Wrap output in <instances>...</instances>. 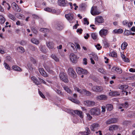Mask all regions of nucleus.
Listing matches in <instances>:
<instances>
[{"label": "nucleus", "instance_id": "1", "mask_svg": "<svg viewBox=\"0 0 135 135\" xmlns=\"http://www.w3.org/2000/svg\"><path fill=\"white\" fill-rule=\"evenodd\" d=\"M90 112L91 114L95 115H98L100 113V110L97 107H95L91 109L90 110Z\"/></svg>", "mask_w": 135, "mask_h": 135}, {"label": "nucleus", "instance_id": "2", "mask_svg": "<svg viewBox=\"0 0 135 135\" xmlns=\"http://www.w3.org/2000/svg\"><path fill=\"white\" fill-rule=\"evenodd\" d=\"M68 73L69 75L72 78L75 79L76 77V75L73 69L71 68L68 69Z\"/></svg>", "mask_w": 135, "mask_h": 135}, {"label": "nucleus", "instance_id": "3", "mask_svg": "<svg viewBox=\"0 0 135 135\" xmlns=\"http://www.w3.org/2000/svg\"><path fill=\"white\" fill-rule=\"evenodd\" d=\"M59 77L60 79L65 82L68 83V80L65 73L61 72L60 74Z\"/></svg>", "mask_w": 135, "mask_h": 135}, {"label": "nucleus", "instance_id": "4", "mask_svg": "<svg viewBox=\"0 0 135 135\" xmlns=\"http://www.w3.org/2000/svg\"><path fill=\"white\" fill-rule=\"evenodd\" d=\"M91 13L92 15L94 16L98 15L100 13L99 12L97 6H94L91 8Z\"/></svg>", "mask_w": 135, "mask_h": 135}, {"label": "nucleus", "instance_id": "5", "mask_svg": "<svg viewBox=\"0 0 135 135\" xmlns=\"http://www.w3.org/2000/svg\"><path fill=\"white\" fill-rule=\"evenodd\" d=\"M55 27L58 30H61L63 28V25L61 22L56 21L55 22Z\"/></svg>", "mask_w": 135, "mask_h": 135}, {"label": "nucleus", "instance_id": "6", "mask_svg": "<svg viewBox=\"0 0 135 135\" xmlns=\"http://www.w3.org/2000/svg\"><path fill=\"white\" fill-rule=\"evenodd\" d=\"M103 90V88L102 86H93L92 89V91L95 92H100Z\"/></svg>", "mask_w": 135, "mask_h": 135}, {"label": "nucleus", "instance_id": "7", "mask_svg": "<svg viewBox=\"0 0 135 135\" xmlns=\"http://www.w3.org/2000/svg\"><path fill=\"white\" fill-rule=\"evenodd\" d=\"M112 71L115 73L120 74L122 73V71L121 69L116 67H113L111 69Z\"/></svg>", "mask_w": 135, "mask_h": 135}, {"label": "nucleus", "instance_id": "8", "mask_svg": "<svg viewBox=\"0 0 135 135\" xmlns=\"http://www.w3.org/2000/svg\"><path fill=\"white\" fill-rule=\"evenodd\" d=\"M99 127V125L98 123H94L90 126V128L91 130L94 131L97 130Z\"/></svg>", "mask_w": 135, "mask_h": 135}, {"label": "nucleus", "instance_id": "9", "mask_svg": "<svg viewBox=\"0 0 135 135\" xmlns=\"http://www.w3.org/2000/svg\"><path fill=\"white\" fill-rule=\"evenodd\" d=\"M12 6L13 9L15 11L20 12L21 11V9L19 8L16 3L15 2L12 3Z\"/></svg>", "mask_w": 135, "mask_h": 135}, {"label": "nucleus", "instance_id": "10", "mask_svg": "<svg viewBox=\"0 0 135 135\" xmlns=\"http://www.w3.org/2000/svg\"><path fill=\"white\" fill-rule=\"evenodd\" d=\"M117 119L115 118H113L110 119L106 121V124H112L117 122Z\"/></svg>", "mask_w": 135, "mask_h": 135}, {"label": "nucleus", "instance_id": "11", "mask_svg": "<svg viewBox=\"0 0 135 135\" xmlns=\"http://www.w3.org/2000/svg\"><path fill=\"white\" fill-rule=\"evenodd\" d=\"M84 104L86 105L89 107L94 106L95 104V102L93 101L87 100L84 102Z\"/></svg>", "mask_w": 135, "mask_h": 135}, {"label": "nucleus", "instance_id": "12", "mask_svg": "<svg viewBox=\"0 0 135 135\" xmlns=\"http://www.w3.org/2000/svg\"><path fill=\"white\" fill-rule=\"evenodd\" d=\"M109 96L112 97H115L117 96L120 95V94L119 92L114 91H111L109 93Z\"/></svg>", "mask_w": 135, "mask_h": 135}, {"label": "nucleus", "instance_id": "13", "mask_svg": "<svg viewBox=\"0 0 135 135\" xmlns=\"http://www.w3.org/2000/svg\"><path fill=\"white\" fill-rule=\"evenodd\" d=\"M96 21L99 23H102L104 22V19L102 16H97L95 18Z\"/></svg>", "mask_w": 135, "mask_h": 135}, {"label": "nucleus", "instance_id": "14", "mask_svg": "<svg viewBox=\"0 0 135 135\" xmlns=\"http://www.w3.org/2000/svg\"><path fill=\"white\" fill-rule=\"evenodd\" d=\"M119 126L115 125H112L109 127V130L110 131L117 130L118 129Z\"/></svg>", "mask_w": 135, "mask_h": 135}, {"label": "nucleus", "instance_id": "15", "mask_svg": "<svg viewBox=\"0 0 135 135\" xmlns=\"http://www.w3.org/2000/svg\"><path fill=\"white\" fill-rule=\"evenodd\" d=\"M96 98L99 100H105L107 99V97L106 95H102L97 96Z\"/></svg>", "mask_w": 135, "mask_h": 135}, {"label": "nucleus", "instance_id": "16", "mask_svg": "<svg viewBox=\"0 0 135 135\" xmlns=\"http://www.w3.org/2000/svg\"><path fill=\"white\" fill-rule=\"evenodd\" d=\"M128 105V104L127 102H125V103L122 104H119L118 105V109H122L123 108H126Z\"/></svg>", "mask_w": 135, "mask_h": 135}, {"label": "nucleus", "instance_id": "17", "mask_svg": "<svg viewBox=\"0 0 135 135\" xmlns=\"http://www.w3.org/2000/svg\"><path fill=\"white\" fill-rule=\"evenodd\" d=\"M107 30L102 29L99 31V34L100 35L103 37L106 36L107 34Z\"/></svg>", "mask_w": 135, "mask_h": 135}, {"label": "nucleus", "instance_id": "18", "mask_svg": "<svg viewBox=\"0 0 135 135\" xmlns=\"http://www.w3.org/2000/svg\"><path fill=\"white\" fill-rule=\"evenodd\" d=\"M31 79L33 81V83L37 85H39L40 84V82L37 80V79L34 76H32L31 78Z\"/></svg>", "mask_w": 135, "mask_h": 135}, {"label": "nucleus", "instance_id": "19", "mask_svg": "<svg viewBox=\"0 0 135 135\" xmlns=\"http://www.w3.org/2000/svg\"><path fill=\"white\" fill-rule=\"evenodd\" d=\"M39 71L40 74L43 76L47 77L48 75L46 72L42 68H40L39 69Z\"/></svg>", "mask_w": 135, "mask_h": 135}, {"label": "nucleus", "instance_id": "20", "mask_svg": "<svg viewBox=\"0 0 135 135\" xmlns=\"http://www.w3.org/2000/svg\"><path fill=\"white\" fill-rule=\"evenodd\" d=\"M85 131L81 132V134L83 135H88L90 133V131L89 128L86 127L85 128Z\"/></svg>", "mask_w": 135, "mask_h": 135}, {"label": "nucleus", "instance_id": "21", "mask_svg": "<svg viewBox=\"0 0 135 135\" xmlns=\"http://www.w3.org/2000/svg\"><path fill=\"white\" fill-rule=\"evenodd\" d=\"M74 113L78 115L81 118H83V115H82V112L80 111H79L78 110H76L74 111Z\"/></svg>", "mask_w": 135, "mask_h": 135}, {"label": "nucleus", "instance_id": "22", "mask_svg": "<svg viewBox=\"0 0 135 135\" xmlns=\"http://www.w3.org/2000/svg\"><path fill=\"white\" fill-rule=\"evenodd\" d=\"M58 2L59 6H64L66 5V3L65 0H58Z\"/></svg>", "mask_w": 135, "mask_h": 135}, {"label": "nucleus", "instance_id": "23", "mask_svg": "<svg viewBox=\"0 0 135 135\" xmlns=\"http://www.w3.org/2000/svg\"><path fill=\"white\" fill-rule=\"evenodd\" d=\"M65 17L69 20H71L73 18V15L72 14H68L65 15Z\"/></svg>", "mask_w": 135, "mask_h": 135}, {"label": "nucleus", "instance_id": "24", "mask_svg": "<svg viewBox=\"0 0 135 135\" xmlns=\"http://www.w3.org/2000/svg\"><path fill=\"white\" fill-rule=\"evenodd\" d=\"M70 59H78L79 57L75 55L74 54L72 53L70 55Z\"/></svg>", "mask_w": 135, "mask_h": 135}, {"label": "nucleus", "instance_id": "25", "mask_svg": "<svg viewBox=\"0 0 135 135\" xmlns=\"http://www.w3.org/2000/svg\"><path fill=\"white\" fill-rule=\"evenodd\" d=\"M63 88L64 90L67 92V93H69L70 94L72 93V91L71 89L68 88V86H66L63 87Z\"/></svg>", "mask_w": 135, "mask_h": 135}, {"label": "nucleus", "instance_id": "26", "mask_svg": "<svg viewBox=\"0 0 135 135\" xmlns=\"http://www.w3.org/2000/svg\"><path fill=\"white\" fill-rule=\"evenodd\" d=\"M31 41L32 43L36 45H38L39 43V41L36 38H32L31 39Z\"/></svg>", "mask_w": 135, "mask_h": 135}, {"label": "nucleus", "instance_id": "27", "mask_svg": "<svg viewBox=\"0 0 135 135\" xmlns=\"http://www.w3.org/2000/svg\"><path fill=\"white\" fill-rule=\"evenodd\" d=\"M83 92L86 96H90L91 95V93L90 91H87L85 89H83Z\"/></svg>", "mask_w": 135, "mask_h": 135}, {"label": "nucleus", "instance_id": "28", "mask_svg": "<svg viewBox=\"0 0 135 135\" xmlns=\"http://www.w3.org/2000/svg\"><path fill=\"white\" fill-rule=\"evenodd\" d=\"M54 45V44L52 42H50L47 44V46L49 49L53 48Z\"/></svg>", "mask_w": 135, "mask_h": 135}, {"label": "nucleus", "instance_id": "29", "mask_svg": "<svg viewBox=\"0 0 135 135\" xmlns=\"http://www.w3.org/2000/svg\"><path fill=\"white\" fill-rule=\"evenodd\" d=\"M69 100L75 103L78 104L79 103V100L76 99H73L72 97H69Z\"/></svg>", "mask_w": 135, "mask_h": 135}, {"label": "nucleus", "instance_id": "30", "mask_svg": "<svg viewBox=\"0 0 135 135\" xmlns=\"http://www.w3.org/2000/svg\"><path fill=\"white\" fill-rule=\"evenodd\" d=\"M12 68V69L15 70L20 71L21 70V69L19 67L16 65L13 66Z\"/></svg>", "mask_w": 135, "mask_h": 135}, {"label": "nucleus", "instance_id": "31", "mask_svg": "<svg viewBox=\"0 0 135 135\" xmlns=\"http://www.w3.org/2000/svg\"><path fill=\"white\" fill-rule=\"evenodd\" d=\"M17 50L19 52L21 53H24L25 51V50L22 47H18L17 49Z\"/></svg>", "mask_w": 135, "mask_h": 135}, {"label": "nucleus", "instance_id": "32", "mask_svg": "<svg viewBox=\"0 0 135 135\" xmlns=\"http://www.w3.org/2000/svg\"><path fill=\"white\" fill-rule=\"evenodd\" d=\"M90 55V59H98V56L95 54H91Z\"/></svg>", "mask_w": 135, "mask_h": 135}, {"label": "nucleus", "instance_id": "33", "mask_svg": "<svg viewBox=\"0 0 135 135\" xmlns=\"http://www.w3.org/2000/svg\"><path fill=\"white\" fill-rule=\"evenodd\" d=\"M127 44L126 42H123L122 45L121 46V49L123 50L125 49L127 46Z\"/></svg>", "mask_w": 135, "mask_h": 135}, {"label": "nucleus", "instance_id": "34", "mask_svg": "<svg viewBox=\"0 0 135 135\" xmlns=\"http://www.w3.org/2000/svg\"><path fill=\"white\" fill-rule=\"evenodd\" d=\"M76 71L78 74H82V72L83 70V69L82 68L78 67L76 68Z\"/></svg>", "mask_w": 135, "mask_h": 135}, {"label": "nucleus", "instance_id": "35", "mask_svg": "<svg viewBox=\"0 0 135 135\" xmlns=\"http://www.w3.org/2000/svg\"><path fill=\"white\" fill-rule=\"evenodd\" d=\"M8 17L10 19H11L13 21L15 20L16 19V18L15 17V16L14 15H13L11 13H9L8 15Z\"/></svg>", "mask_w": 135, "mask_h": 135}, {"label": "nucleus", "instance_id": "36", "mask_svg": "<svg viewBox=\"0 0 135 135\" xmlns=\"http://www.w3.org/2000/svg\"><path fill=\"white\" fill-rule=\"evenodd\" d=\"M106 107L107 110L109 111H111L113 109L112 105L110 104L107 105Z\"/></svg>", "mask_w": 135, "mask_h": 135}, {"label": "nucleus", "instance_id": "37", "mask_svg": "<svg viewBox=\"0 0 135 135\" xmlns=\"http://www.w3.org/2000/svg\"><path fill=\"white\" fill-rule=\"evenodd\" d=\"M131 32L127 30H125L124 33V35L126 36H128L129 35H131Z\"/></svg>", "mask_w": 135, "mask_h": 135}, {"label": "nucleus", "instance_id": "38", "mask_svg": "<svg viewBox=\"0 0 135 135\" xmlns=\"http://www.w3.org/2000/svg\"><path fill=\"white\" fill-rule=\"evenodd\" d=\"M85 3H82L79 5V8L80 10H83L85 8Z\"/></svg>", "mask_w": 135, "mask_h": 135}, {"label": "nucleus", "instance_id": "39", "mask_svg": "<svg viewBox=\"0 0 135 135\" xmlns=\"http://www.w3.org/2000/svg\"><path fill=\"white\" fill-rule=\"evenodd\" d=\"M5 19L2 16L0 15V23L3 24L5 22Z\"/></svg>", "mask_w": 135, "mask_h": 135}, {"label": "nucleus", "instance_id": "40", "mask_svg": "<svg viewBox=\"0 0 135 135\" xmlns=\"http://www.w3.org/2000/svg\"><path fill=\"white\" fill-rule=\"evenodd\" d=\"M45 68L46 69V70L49 73H52V71L50 70V68L47 65H46L45 66Z\"/></svg>", "mask_w": 135, "mask_h": 135}, {"label": "nucleus", "instance_id": "41", "mask_svg": "<svg viewBox=\"0 0 135 135\" xmlns=\"http://www.w3.org/2000/svg\"><path fill=\"white\" fill-rule=\"evenodd\" d=\"M98 71L103 74H106L105 70L103 68H99L98 69Z\"/></svg>", "mask_w": 135, "mask_h": 135}, {"label": "nucleus", "instance_id": "42", "mask_svg": "<svg viewBox=\"0 0 135 135\" xmlns=\"http://www.w3.org/2000/svg\"><path fill=\"white\" fill-rule=\"evenodd\" d=\"M40 30L41 31L45 33L49 31V30L48 29L45 28H41L40 29Z\"/></svg>", "mask_w": 135, "mask_h": 135}, {"label": "nucleus", "instance_id": "43", "mask_svg": "<svg viewBox=\"0 0 135 135\" xmlns=\"http://www.w3.org/2000/svg\"><path fill=\"white\" fill-rule=\"evenodd\" d=\"M91 37L94 40H95L97 38V35L95 33H93L91 34Z\"/></svg>", "mask_w": 135, "mask_h": 135}, {"label": "nucleus", "instance_id": "44", "mask_svg": "<svg viewBox=\"0 0 135 135\" xmlns=\"http://www.w3.org/2000/svg\"><path fill=\"white\" fill-rule=\"evenodd\" d=\"M28 47L32 51H35V47L31 45H28Z\"/></svg>", "mask_w": 135, "mask_h": 135}, {"label": "nucleus", "instance_id": "45", "mask_svg": "<svg viewBox=\"0 0 135 135\" xmlns=\"http://www.w3.org/2000/svg\"><path fill=\"white\" fill-rule=\"evenodd\" d=\"M110 56H111L113 57H117V53L115 52H113L110 54Z\"/></svg>", "mask_w": 135, "mask_h": 135}, {"label": "nucleus", "instance_id": "46", "mask_svg": "<svg viewBox=\"0 0 135 135\" xmlns=\"http://www.w3.org/2000/svg\"><path fill=\"white\" fill-rule=\"evenodd\" d=\"M73 121L74 123H76L78 122V119L76 117H74L73 118Z\"/></svg>", "mask_w": 135, "mask_h": 135}, {"label": "nucleus", "instance_id": "47", "mask_svg": "<svg viewBox=\"0 0 135 135\" xmlns=\"http://www.w3.org/2000/svg\"><path fill=\"white\" fill-rule=\"evenodd\" d=\"M93 86V85L91 83H89L88 84L87 87L89 89H91V90L92 91V89Z\"/></svg>", "mask_w": 135, "mask_h": 135}, {"label": "nucleus", "instance_id": "48", "mask_svg": "<svg viewBox=\"0 0 135 135\" xmlns=\"http://www.w3.org/2000/svg\"><path fill=\"white\" fill-rule=\"evenodd\" d=\"M4 66L5 68L9 70L10 68L9 67V65L7 64L6 62H4Z\"/></svg>", "mask_w": 135, "mask_h": 135}, {"label": "nucleus", "instance_id": "49", "mask_svg": "<svg viewBox=\"0 0 135 135\" xmlns=\"http://www.w3.org/2000/svg\"><path fill=\"white\" fill-rule=\"evenodd\" d=\"M41 50L44 53H45L46 52V50L45 49V47L42 46L41 48Z\"/></svg>", "mask_w": 135, "mask_h": 135}, {"label": "nucleus", "instance_id": "50", "mask_svg": "<svg viewBox=\"0 0 135 135\" xmlns=\"http://www.w3.org/2000/svg\"><path fill=\"white\" fill-rule=\"evenodd\" d=\"M38 79L39 80H40V83H42L44 84H46V85H47V84H46V82L43 79H41L40 78H38Z\"/></svg>", "mask_w": 135, "mask_h": 135}, {"label": "nucleus", "instance_id": "51", "mask_svg": "<svg viewBox=\"0 0 135 135\" xmlns=\"http://www.w3.org/2000/svg\"><path fill=\"white\" fill-rule=\"evenodd\" d=\"M56 92L59 95H63V93H62L61 91L59 89H57Z\"/></svg>", "mask_w": 135, "mask_h": 135}, {"label": "nucleus", "instance_id": "52", "mask_svg": "<svg viewBox=\"0 0 135 135\" xmlns=\"http://www.w3.org/2000/svg\"><path fill=\"white\" fill-rule=\"evenodd\" d=\"M31 30L33 31V32L35 34L37 33V31L36 30V29L34 27H31Z\"/></svg>", "mask_w": 135, "mask_h": 135}, {"label": "nucleus", "instance_id": "53", "mask_svg": "<svg viewBox=\"0 0 135 135\" xmlns=\"http://www.w3.org/2000/svg\"><path fill=\"white\" fill-rule=\"evenodd\" d=\"M20 43L22 45L24 46L26 45L27 42L25 41L22 40L20 42Z\"/></svg>", "mask_w": 135, "mask_h": 135}, {"label": "nucleus", "instance_id": "54", "mask_svg": "<svg viewBox=\"0 0 135 135\" xmlns=\"http://www.w3.org/2000/svg\"><path fill=\"white\" fill-rule=\"evenodd\" d=\"M74 89L76 91L78 92L79 93H80L81 92L80 90L79 89V88L75 86H74Z\"/></svg>", "mask_w": 135, "mask_h": 135}, {"label": "nucleus", "instance_id": "55", "mask_svg": "<svg viewBox=\"0 0 135 135\" xmlns=\"http://www.w3.org/2000/svg\"><path fill=\"white\" fill-rule=\"evenodd\" d=\"M95 47L98 50H100L102 48V47L100 46V45L99 44H98L97 45H96Z\"/></svg>", "mask_w": 135, "mask_h": 135}, {"label": "nucleus", "instance_id": "56", "mask_svg": "<svg viewBox=\"0 0 135 135\" xmlns=\"http://www.w3.org/2000/svg\"><path fill=\"white\" fill-rule=\"evenodd\" d=\"M40 95V96L43 98H45L44 95L42 93V92L40 91H38Z\"/></svg>", "mask_w": 135, "mask_h": 135}, {"label": "nucleus", "instance_id": "57", "mask_svg": "<svg viewBox=\"0 0 135 135\" xmlns=\"http://www.w3.org/2000/svg\"><path fill=\"white\" fill-rule=\"evenodd\" d=\"M121 56L123 59H129L128 58L126 57L124 55L121 53Z\"/></svg>", "mask_w": 135, "mask_h": 135}, {"label": "nucleus", "instance_id": "58", "mask_svg": "<svg viewBox=\"0 0 135 135\" xmlns=\"http://www.w3.org/2000/svg\"><path fill=\"white\" fill-rule=\"evenodd\" d=\"M102 113H104L105 111V107L104 106H102Z\"/></svg>", "mask_w": 135, "mask_h": 135}, {"label": "nucleus", "instance_id": "59", "mask_svg": "<svg viewBox=\"0 0 135 135\" xmlns=\"http://www.w3.org/2000/svg\"><path fill=\"white\" fill-rule=\"evenodd\" d=\"M124 85H119L118 86V88L120 89H124Z\"/></svg>", "mask_w": 135, "mask_h": 135}, {"label": "nucleus", "instance_id": "60", "mask_svg": "<svg viewBox=\"0 0 135 135\" xmlns=\"http://www.w3.org/2000/svg\"><path fill=\"white\" fill-rule=\"evenodd\" d=\"M44 10L45 11H48L49 12H51V11H52V9L50 8L49 7H47L45 8Z\"/></svg>", "mask_w": 135, "mask_h": 135}, {"label": "nucleus", "instance_id": "61", "mask_svg": "<svg viewBox=\"0 0 135 135\" xmlns=\"http://www.w3.org/2000/svg\"><path fill=\"white\" fill-rule=\"evenodd\" d=\"M122 23L123 25L127 26L128 25V22L127 21H124Z\"/></svg>", "mask_w": 135, "mask_h": 135}, {"label": "nucleus", "instance_id": "62", "mask_svg": "<svg viewBox=\"0 0 135 135\" xmlns=\"http://www.w3.org/2000/svg\"><path fill=\"white\" fill-rule=\"evenodd\" d=\"M88 73V71L86 70L83 69L82 72V74H87Z\"/></svg>", "mask_w": 135, "mask_h": 135}, {"label": "nucleus", "instance_id": "63", "mask_svg": "<svg viewBox=\"0 0 135 135\" xmlns=\"http://www.w3.org/2000/svg\"><path fill=\"white\" fill-rule=\"evenodd\" d=\"M129 71L132 72H135V69L131 68L129 69Z\"/></svg>", "mask_w": 135, "mask_h": 135}, {"label": "nucleus", "instance_id": "64", "mask_svg": "<svg viewBox=\"0 0 135 135\" xmlns=\"http://www.w3.org/2000/svg\"><path fill=\"white\" fill-rule=\"evenodd\" d=\"M118 34L121 33L123 32V30L121 29H119L118 30Z\"/></svg>", "mask_w": 135, "mask_h": 135}]
</instances>
